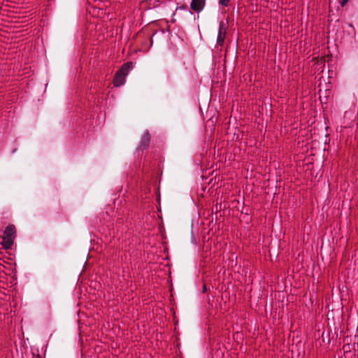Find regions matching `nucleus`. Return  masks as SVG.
I'll return each instance as SVG.
<instances>
[{"label":"nucleus","instance_id":"nucleus-3","mask_svg":"<svg viewBox=\"0 0 358 358\" xmlns=\"http://www.w3.org/2000/svg\"><path fill=\"white\" fill-rule=\"evenodd\" d=\"M227 29V22L224 21H220L219 23V29L217 37V45L218 46L222 47L224 45Z\"/></svg>","mask_w":358,"mask_h":358},{"label":"nucleus","instance_id":"nucleus-7","mask_svg":"<svg viewBox=\"0 0 358 358\" xmlns=\"http://www.w3.org/2000/svg\"><path fill=\"white\" fill-rule=\"evenodd\" d=\"M349 0H340L339 1V3L341 4V6L342 7H343L345 5L347 4V3L348 2Z\"/></svg>","mask_w":358,"mask_h":358},{"label":"nucleus","instance_id":"nucleus-2","mask_svg":"<svg viewBox=\"0 0 358 358\" xmlns=\"http://www.w3.org/2000/svg\"><path fill=\"white\" fill-rule=\"evenodd\" d=\"M15 227L13 224H9L5 229L3 235L2 245L5 249H9L13 244L14 238L15 237Z\"/></svg>","mask_w":358,"mask_h":358},{"label":"nucleus","instance_id":"nucleus-6","mask_svg":"<svg viewBox=\"0 0 358 358\" xmlns=\"http://www.w3.org/2000/svg\"><path fill=\"white\" fill-rule=\"evenodd\" d=\"M219 3L221 4L222 6H227L229 3V0H218Z\"/></svg>","mask_w":358,"mask_h":358},{"label":"nucleus","instance_id":"nucleus-4","mask_svg":"<svg viewBox=\"0 0 358 358\" xmlns=\"http://www.w3.org/2000/svg\"><path fill=\"white\" fill-rule=\"evenodd\" d=\"M206 0H192L190 8L195 12H200L204 8Z\"/></svg>","mask_w":358,"mask_h":358},{"label":"nucleus","instance_id":"nucleus-5","mask_svg":"<svg viewBox=\"0 0 358 358\" xmlns=\"http://www.w3.org/2000/svg\"><path fill=\"white\" fill-rule=\"evenodd\" d=\"M150 140V134L148 131H146L141 136L138 148L141 150L146 149L149 145Z\"/></svg>","mask_w":358,"mask_h":358},{"label":"nucleus","instance_id":"nucleus-1","mask_svg":"<svg viewBox=\"0 0 358 358\" xmlns=\"http://www.w3.org/2000/svg\"><path fill=\"white\" fill-rule=\"evenodd\" d=\"M133 69V63L127 62L124 64L121 69L115 73L113 79L115 87H120L125 83L126 76L130 70Z\"/></svg>","mask_w":358,"mask_h":358}]
</instances>
